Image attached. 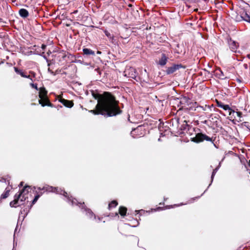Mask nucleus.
Here are the masks:
<instances>
[{
    "label": "nucleus",
    "mask_w": 250,
    "mask_h": 250,
    "mask_svg": "<svg viewBox=\"0 0 250 250\" xmlns=\"http://www.w3.org/2000/svg\"><path fill=\"white\" fill-rule=\"evenodd\" d=\"M96 108L90 112L95 115L101 114L107 117L114 116L121 113L117 101L108 92H104L100 95Z\"/></svg>",
    "instance_id": "obj_1"
},
{
    "label": "nucleus",
    "mask_w": 250,
    "mask_h": 250,
    "mask_svg": "<svg viewBox=\"0 0 250 250\" xmlns=\"http://www.w3.org/2000/svg\"><path fill=\"white\" fill-rule=\"evenodd\" d=\"M47 91L45 90L44 87H41L40 89L39 92V98L40 99L39 101V104L42 105V106L47 105L48 106H52V104L49 102V101L47 97Z\"/></svg>",
    "instance_id": "obj_2"
},
{
    "label": "nucleus",
    "mask_w": 250,
    "mask_h": 250,
    "mask_svg": "<svg viewBox=\"0 0 250 250\" xmlns=\"http://www.w3.org/2000/svg\"><path fill=\"white\" fill-rule=\"evenodd\" d=\"M38 189L39 190H45V191H48V192H55L58 194H63L65 197L67 196V192H66L65 191H64L61 189H59L58 188H54L51 186L46 185V186H44L43 187H42V188H41V187H39L38 188Z\"/></svg>",
    "instance_id": "obj_3"
},
{
    "label": "nucleus",
    "mask_w": 250,
    "mask_h": 250,
    "mask_svg": "<svg viewBox=\"0 0 250 250\" xmlns=\"http://www.w3.org/2000/svg\"><path fill=\"white\" fill-rule=\"evenodd\" d=\"M204 140L211 141L212 139L209 137L202 133H198L196 135L195 137L192 138V141L195 143L201 142Z\"/></svg>",
    "instance_id": "obj_4"
},
{
    "label": "nucleus",
    "mask_w": 250,
    "mask_h": 250,
    "mask_svg": "<svg viewBox=\"0 0 250 250\" xmlns=\"http://www.w3.org/2000/svg\"><path fill=\"white\" fill-rule=\"evenodd\" d=\"M124 76L128 78L135 79L136 73L135 69L133 67H126L124 71Z\"/></svg>",
    "instance_id": "obj_5"
},
{
    "label": "nucleus",
    "mask_w": 250,
    "mask_h": 250,
    "mask_svg": "<svg viewBox=\"0 0 250 250\" xmlns=\"http://www.w3.org/2000/svg\"><path fill=\"white\" fill-rule=\"evenodd\" d=\"M30 188L29 186H25L18 194V195H20V201L21 202L24 201L28 198L26 195L29 193Z\"/></svg>",
    "instance_id": "obj_6"
},
{
    "label": "nucleus",
    "mask_w": 250,
    "mask_h": 250,
    "mask_svg": "<svg viewBox=\"0 0 250 250\" xmlns=\"http://www.w3.org/2000/svg\"><path fill=\"white\" fill-rule=\"evenodd\" d=\"M182 67V66L181 64H174L172 66L168 67L166 72L167 74H172Z\"/></svg>",
    "instance_id": "obj_7"
},
{
    "label": "nucleus",
    "mask_w": 250,
    "mask_h": 250,
    "mask_svg": "<svg viewBox=\"0 0 250 250\" xmlns=\"http://www.w3.org/2000/svg\"><path fill=\"white\" fill-rule=\"evenodd\" d=\"M58 100L60 102L62 103L66 107H72L73 106V103L72 101L62 99L60 96H59Z\"/></svg>",
    "instance_id": "obj_8"
},
{
    "label": "nucleus",
    "mask_w": 250,
    "mask_h": 250,
    "mask_svg": "<svg viewBox=\"0 0 250 250\" xmlns=\"http://www.w3.org/2000/svg\"><path fill=\"white\" fill-rule=\"evenodd\" d=\"M215 75L217 78L222 80H224L227 78L220 68L216 70Z\"/></svg>",
    "instance_id": "obj_9"
},
{
    "label": "nucleus",
    "mask_w": 250,
    "mask_h": 250,
    "mask_svg": "<svg viewBox=\"0 0 250 250\" xmlns=\"http://www.w3.org/2000/svg\"><path fill=\"white\" fill-rule=\"evenodd\" d=\"M229 44L230 48L233 52H236L238 46V43L234 41L230 40L229 42Z\"/></svg>",
    "instance_id": "obj_10"
},
{
    "label": "nucleus",
    "mask_w": 250,
    "mask_h": 250,
    "mask_svg": "<svg viewBox=\"0 0 250 250\" xmlns=\"http://www.w3.org/2000/svg\"><path fill=\"white\" fill-rule=\"evenodd\" d=\"M66 197L67 199L68 202H70L72 205H78L80 204V205H79V207H81V205H83V204H84V203H83V204L80 202L78 203L77 200L76 199H71L72 197L71 196L69 197L68 195H67V196Z\"/></svg>",
    "instance_id": "obj_11"
},
{
    "label": "nucleus",
    "mask_w": 250,
    "mask_h": 250,
    "mask_svg": "<svg viewBox=\"0 0 250 250\" xmlns=\"http://www.w3.org/2000/svg\"><path fill=\"white\" fill-rule=\"evenodd\" d=\"M167 57H166L165 54H163L161 58L159 61L158 64L161 66H164L167 63Z\"/></svg>",
    "instance_id": "obj_12"
},
{
    "label": "nucleus",
    "mask_w": 250,
    "mask_h": 250,
    "mask_svg": "<svg viewBox=\"0 0 250 250\" xmlns=\"http://www.w3.org/2000/svg\"><path fill=\"white\" fill-rule=\"evenodd\" d=\"M20 198V195L17 194L15 195L14 196V200L10 203V206L11 207H16Z\"/></svg>",
    "instance_id": "obj_13"
},
{
    "label": "nucleus",
    "mask_w": 250,
    "mask_h": 250,
    "mask_svg": "<svg viewBox=\"0 0 250 250\" xmlns=\"http://www.w3.org/2000/svg\"><path fill=\"white\" fill-rule=\"evenodd\" d=\"M19 13L21 17L23 18L27 17L29 15V13L28 11L26 9L23 8L19 10Z\"/></svg>",
    "instance_id": "obj_14"
},
{
    "label": "nucleus",
    "mask_w": 250,
    "mask_h": 250,
    "mask_svg": "<svg viewBox=\"0 0 250 250\" xmlns=\"http://www.w3.org/2000/svg\"><path fill=\"white\" fill-rule=\"evenodd\" d=\"M14 70L17 74L20 75L21 77H22L23 78H27L30 79L32 81V79L30 78V76L25 75L24 73L22 70L18 69V68L16 67H14Z\"/></svg>",
    "instance_id": "obj_15"
},
{
    "label": "nucleus",
    "mask_w": 250,
    "mask_h": 250,
    "mask_svg": "<svg viewBox=\"0 0 250 250\" xmlns=\"http://www.w3.org/2000/svg\"><path fill=\"white\" fill-rule=\"evenodd\" d=\"M83 52L84 54L87 55H93L95 54V53L93 50H92L90 49H88V48H83Z\"/></svg>",
    "instance_id": "obj_16"
},
{
    "label": "nucleus",
    "mask_w": 250,
    "mask_h": 250,
    "mask_svg": "<svg viewBox=\"0 0 250 250\" xmlns=\"http://www.w3.org/2000/svg\"><path fill=\"white\" fill-rule=\"evenodd\" d=\"M127 209L126 208L124 207H121L119 208V212L121 216H124L126 214Z\"/></svg>",
    "instance_id": "obj_17"
},
{
    "label": "nucleus",
    "mask_w": 250,
    "mask_h": 250,
    "mask_svg": "<svg viewBox=\"0 0 250 250\" xmlns=\"http://www.w3.org/2000/svg\"><path fill=\"white\" fill-rule=\"evenodd\" d=\"M9 192H10V189L6 188L5 189L4 192L1 194V199H5V198H7L9 195Z\"/></svg>",
    "instance_id": "obj_18"
},
{
    "label": "nucleus",
    "mask_w": 250,
    "mask_h": 250,
    "mask_svg": "<svg viewBox=\"0 0 250 250\" xmlns=\"http://www.w3.org/2000/svg\"><path fill=\"white\" fill-rule=\"evenodd\" d=\"M218 106L222 108L225 110H229L230 107L229 105L228 104H223L222 103H218Z\"/></svg>",
    "instance_id": "obj_19"
},
{
    "label": "nucleus",
    "mask_w": 250,
    "mask_h": 250,
    "mask_svg": "<svg viewBox=\"0 0 250 250\" xmlns=\"http://www.w3.org/2000/svg\"><path fill=\"white\" fill-rule=\"evenodd\" d=\"M104 32L105 35L113 42H114V36L111 35L107 30H104Z\"/></svg>",
    "instance_id": "obj_20"
},
{
    "label": "nucleus",
    "mask_w": 250,
    "mask_h": 250,
    "mask_svg": "<svg viewBox=\"0 0 250 250\" xmlns=\"http://www.w3.org/2000/svg\"><path fill=\"white\" fill-rule=\"evenodd\" d=\"M118 205V203L116 201H112L109 204L108 208H114Z\"/></svg>",
    "instance_id": "obj_21"
},
{
    "label": "nucleus",
    "mask_w": 250,
    "mask_h": 250,
    "mask_svg": "<svg viewBox=\"0 0 250 250\" xmlns=\"http://www.w3.org/2000/svg\"><path fill=\"white\" fill-rule=\"evenodd\" d=\"M244 20L247 22L250 23V15L247 13H245Z\"/></svg>",
    "instance_id": "obj_22"
},
{
    "label": "nucleus",
    "mask_w": 250,
    "mask_h": 250,
    "mask_svg": "<svg viewBox=\"0 0 250 250\" xmlns=\"http://www.w3.org/2000/svg\"><path fill=\"white\" fill-rule=\"evenodd\" d=\"M84 211L86 212V214L90 217L93 216V213L90 209H85Z\"/></svg>",
    "instance_id": "obj_23"
},
{
    "label": "nucleus",
    "mask_w": 250,
    "mask_h": 250,
    "mask_svg": "<svg viewBox=\"0 0 250 250\" xmlns=\"http://www.w3.org/2000/svg\"><path fill=\"white\" fill-rule=\"evenodd\" d=\"M40 195H37L35 196L34 199L32 201V205H34V204H35V203L37 201L39 198L40 197Z\"/></svg>",
    "instance_id": "obj_24"
},
{
    "label": "nucleus",
    "mask_w": 250,
    "mask_h": 250,
    "mask_svg": "<svg viewBox=\"0 0 250 250\" xmlns=\"http://www.w3.org/2000/svg\"><path fill=\"white\" fill-rule=\"evenodd\" d=\"M218 167H217L213 170L212 175H211V181H212L213 177H214L215 174H216L217 171L218 170Z\"/></svg>",
    "instance_id": "obj_25"
},
{
    "label": "nucleus",
    "mask_w": 250,
    "mask_h": 250,
    "mask_svg": "<svg viewBox=\"0 0 250 250\" xmlns=\"http://www.w3.org/2000/svg\"><path fill=\"white\" fill-rule=\"evenodd\" d=\"M188 100V99L186 97H184L181 99L180 103L181 104H184V102H187Z\"/></svg>",
    "instance_id": "obj_26"
},
{
    "label": "nucleus",
    "mask_w": 250,
    "mask_h": 250,
    "mask_svg": "<svg viewBox=\"0 0 250 250\" xmlns=\"http://www.w3.org/2000/svg\"><path fill=\"white\" fill-rule=\"evenodd\" d=\"M30 85L33 87V88H34L35 89H36V90H38V87H37V85L36 84H34V83H31L30 84Z\"/></svg>",
    "instance_id": "obj_27"
},
{
    "label": "nucleus",
    "mask_w": 250,
    "mask_h": 250,
    "mask_svg": "<svg viewBox=\"0 0 250 250\" xmlns=\"http://www.w3.org/2000/svg\"><path fill=\"white\" fill-rule=\"evenodd\" d=\"M236 116L239 117L240 119L242 117V113L240 112H236Z\"/></svg>",
    "instance_id": "obj_28"
},
{
    "label": "nucleus",
    "mask_w": 250,
    "mask_h": 250,
    "mask_svg": "<svg viewBox=\"0 0 250 250\" xmlns=\"http://www.w3.org/2000/svg\"><path fill=\"white\" fill-rule=\"evenodd\" d=\"M46 45L45 44H42V48L43 50L46 48Z\"/></svg>",
    "instance_id": "obj_29"
},
{
    "label": "nucleus",
    "mask_w": 250,
    "mask_h": 250,
    "mask_svg": "<svg viewBox=\"0 0 250 250\" xmlns=\"http://www.w3.org/2000/svg\"><path fill=\"white\" fill-rule=\"evenodd\" d=\"M140 128H141V126H138L136 129H134V131H136L137 130H139Z\"/></svg>",
    "instance_id": "obj_30"
},
{
    "label": "nucleus",
    "mask_w": 250,
    "mask_h": 250,
    "mask_svg": "<svg viewBox=\"0 0 250 250\" xmlns=\"http://www.w3.org/2000/svg\"><path fill=\"white\" fill-rule=\"evenodd\" d=\"M48 71H49V72H50L51 74H54V72H53L52 70H51L50 69V68H48Z\"/></svg>",
    "instance_id": "obj_31"
},
{
    "label": "nucleus",
    "mask_w": 250,
    "mask_h": 250,
    "mask_svg": "<svg viewBox=\"0 0 250 250\" xmlns=\"http://www.w3.org/2000/svg\"><path fill=\"white\" fill-rule=\"evenodd\" d=\"M23 186V182H21V183L20 184L19 186L21 187V186Z\"/></svg>",
    "instance_id": "obj_32"
},
{
    "label": "nucleus",
    "mask_w": 250,
    "mask_h": 250,
    "mask_svg": "<svg viewBox=\"0 0 250 250\" xmlns=\"http://www.w3.org/2000/svg\"><path fill=\"white\" fill-rule=\"evenodd\" d=\"M142 210H141V211ZM135 211L138 213L139 211H140V210H136Z\"/></svg>",
    "instance_id": "obj_33"
},
{
    "label": "nucleus",
    "mask_w": 250,
    "mask_h": 250,
    "mask_svg": "<svg viewBox=\"0 0 250 250\" xmlns=\"http://www.w3.org/2000/svg\"><path fill=\"white\" fill-rule=\"evenodd\" d=\"M179 206V205H176V204L174 205V206H175V207H178V206Z\"/></svg>",
    "instance_id": "obj_34"
}]
</instances>
